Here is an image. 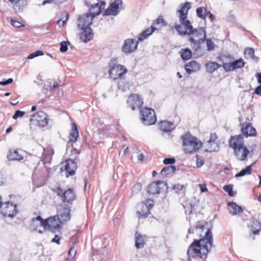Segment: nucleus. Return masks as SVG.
Here are the masks:
<instances>
[{"instance_id":"obj_38","label":"nucleus","mask_w":261,"mask_h":261,"mask_svg":"<svg viewBox=\"0 0 261 261\" xmlns=\"http://www.w3.org/2000/svg\"><path fill=\"white\" fill-rule=\"evenodd\" d=\"M150 211L149 208L142 204L141 211H138L137 214L139 218H145L150 214Z\"/></svg>"},{"instance_id":"obj_23","label":"nucleus","mask_w":261,"mask_h":261,"mask_svg":"<svg viewBox=\"0 0 261 261\" xmlns=\"http://www.w3.org/2000/svg\"><path fill=\"white\" fill-rule=\"evenodd\" d=\"M233 150L235 155L241 161L245 160L249 153V150L244 146Z\"/></svg>"},{"instance_id":"obj_46","label":"nucleus","mask_w":261,"mask_h":261,"mask_svg":"<svg viewBox=\"0 0 261 261\" xmlns=\"http://www.w3.org/2000/svg\"><path fill=\"white\" fill-rule=\"evenodd\" d=\"M245 56L248 58L254 59V50L252 48H246L244 51Z\"/></svg>"},{"instance_id":"obj_3","label":"nucleus","mask_w":261,"mask_h":261,"mask_svg":"<svg viewBox=\"0 0 261 261\" xmlns=\"http://www.w3.org/2000/svg\"><path fill=\"white\" fill-rule=\"evenodd\" d=\"M184 150L186 152L191 153L196 152L202 146V143L196 137L187 132L181 136Z\"/></svg>"},{"instance_id":"obj_14","label":"nucleus","mask_w":261,"mask_h":261,"mask_svg":"<svg viewBox=\"0 0 261 261\" xmlns=\"http://www.w3.org/2000/svg\"><path fill=\"white\" fill-rule=\"evenodd\" d=\"M70 212L71 208L68 205L65 206L58 212V215L56 216L61 224H64L70 220Z\"/></svg>"},{"instance_id":"obj_4","label":"nucleus","mask_w":261,"mask_h":261,"mask_svg":"<svg viewBox=\"0 0 261 261\" xmlns=\"http://www.w3.org/2000/svg\"><path fill=\"white\" fill-rule=\"evenodd\" d=\"M35 222H38L39 225H43V229L48 228V229L53 232L59 230L61 228V224H62L57 216L50 217L46 220H43L41 216H38L36 217V219L33 220V224Z\"/></svg>"},{"instance_id":"obj_1","label":"nucleus","mask_w":261,"mask_h":261,"mask_svg":"<svg viewBox=\"0 0 261 261\" xmlns=\"http://www.w3.org/2000/svg\"><path fill=\"white\" fill-rule=\"evenodd\" d=\"M206 234L208 238L202 240L191 244L187 253L188 255L192 254L193 260L192 261H204L210 250L211 248V232L206 231Z\"/></svg>"},{"instance_id":"obj_27","label":"nucleus","mask_w":261,"mask_h":261,"mask_svg":"<svg viewBox=\"0 0 261 261\" xmlns=\"http://www.w3.org/2000/svg\"><path fill=\"white\" fill-rule=\"evenodd\" d=\"M135 246L138 249L143 248L144 246L145 237L139 233L137 231L135 233Z\"/></svg>"},{"instance_id":"obj_5","label":"nucleus","mask_w":261,"mask_h":261,"mask_svg":"<svg viewBox=\"0 0 261 261\" xmlns=\"http://www.w3.org/2000/svg\"><path fill=\"white\" fill-rule=\"evenodd\" d=\"M187 35H189V40L194 45L196 50L200 48V44L204 42L206 38V32L202 28H193Z\"/></svg>"},{"instance_id":"obj_21","label":"nucleus","mask_w":261,"mask_h":261,"mask_svg":"<svg viewBox=\"0 0 261 261\" xmlns=\"http://www.w3.org/2000/svg\"><path fill=\"white\" fill-rule=\"evenodd\" d=\"M106 3L104 1H99V2L93 4L90 7V13L92 16H94V18L100 14L102 9L105 8Z\"/></svg>"},{"instance_id":"obj_12","label":"nucleus","mask_w":261,"mask_h":261,"mask_svg":"<svg viewBox=\"0 0 261 261\" xmlns=\"http://www.w3.org/2000/svg\"><path fill=\"white\" fill-rule=\"evenodd\" d=\"M0 207L2 214L6 217L13 218L17 214L16 205L13 204L11 202L3 203Z\"/></svg>"},{"instance_id":"obj_25","label":"nucleus","mask_w":261,"mask_h":261,"mask_svg":"<svg viewBox=\"0 0 261 261\" xmlns=\"http://www.w3.org/2000/svg\"><path fill=\"white\" fill-rule=\"evenodd\" d=\"M180 6V9L177 11V13L178 14V18H187L188 11L191 8V3L186 2L181 4Z\"/></svg>"},{"instance_id":"obj_19","label":"nucleus","mask_w":261,"mask_h":261,"mask_svg":"<svg viewBox=\"0 0 261 261\" xmlns=\"http://www.w3.org/2000/svg\"><path fill=\"white\" fill-rule=\"evenodd\" d=\"M122 4L121 0H115L105 11V15L116 16L118 13L119 8Z\"/></svg>"},{"instance_id":"obj_6","label":"nucleus","mask_w":261,"mask_h":261,"mask_svg":"<svg viewBox=\"0 0 261 261\" xmlns=\"http://www.w3.org/2000/svg\"><path fill=\"white\" fill-rule=\"evenodd\" d=\"M242 126L241 130L243 135L246 137L254 136L256 134L255 129L251 125V121L253 119L252 115H242L239 118Z\"/></svg>"},{"instance_id":"obj_54","label":"nucleus","mask_w":261,"mask_h":261,"mask_svg":"<svg viewBox=\"0 0 261 261\" xmlns=\"http://www.w3.org/2000/svg\"><path fill=\"white\" fill-rule=\"evenodd\" d=\"M175 162V159L174 158H166L163 161V163L165 165L173 164Z\"/></svg>"},{"instance_id":"obj_28","label":"nucleus","mask_w":261,"mask_h":261,"mask_svg":"<svg viewBox=\"0 0 261 261\" xmlns=\"http://www.w3.org/2000/svg\"><path fill=\"white\" fill-rule=\"evenodd\" d=\"M228 211L232 215H237L243 211L242 208L234 202L228 203Z\"/></svg>"},{"instance_id":"obj_52","label":"nucleus","mask_w":261,"mask_h":261,"mask_svg":"<svg viewBox=\"0 0 261 261\" xmlns=\"http://www.w3.org/2000/svg\"><path fill=\"white\" fill-rule=\"evenodd\" d=\"M69 44L68 42L63 41L61 43L60 50L62 52L66 51L68 49L67 44Z\"/></svg>"},{"instance_id":"obj_8","label":"nucleus","mask_w":261,"mask_h":261,"mask_svg":"<svg viewBox=\"0 0 261 261\" xmlns=\"http://www.w3.org/2000/svg\"><path fill=\"white\" fill-rule=\"evenodd\" d=\"M179 23L175 22L174 28L180 36L187 35L193 28L191 22L187 18H178Z\"/></svg>"},{"instance_id":"obj_47","label":"nucleus","mask_w":261,"mask_h":261,"mask_svg":"<svg viewBox=\"0 0 261 261\" xmlns=\"http://www.w3.org/2000/svg\"><path fill=\"white\" fill-rule=\"evenodd\" d=\"M43 52L41 50H37L32 54H31L30 55H29L28 58L29 59H33L35 57H38V56H42V55H43Z\"/></svg>"},{"instance_id":"obj_11","label":"nucleus","mask_w":261,"mask_h":261,"mask_svg":"<svg viewBox=\"0 0 261 261\" xmlns=\"http://www.w3.org/2000/svg\"><path fill=\"white\" fill-rule=\"evenodd\" d=\"M245 65V62L242 58L234 60L233 58H229L228 63H224L222 67L226 72L233 71L238 68L243 67Z\"/></svg>"},{"instance_id":"obj_64","label":"nucleus","mask_w":261,"mask_h":261,"mask_svg":"<svg viewBox=\"0 0 261 261\" xmlns=\"http://www.w3.org/2000/svg\"><path fill=\"white\" fill-rule=\"evenodd\" d=\"M256 77L258 84H259V85H261V73H257L256 74Z\"/></svg>"},{"instance_id":"obj_10","label":"nucleus","mask_w":261,"mask_h":261,"mask_svg":"<svg viewBox=\"0 0 261 261\" xmlns=\"http://www.w3.org/2000/svg\"><path fill=\"white\" fill-rule=\"evenodd\" d=\"M109 68V74L114 79L121 77L127 71V69L123 65L116 64L113 61L110 62Z\"/></svg>"},{"instance_id":"obj_30","label":"nucleus","mask_w":261,"mask_h":261,"mask_svg":"<svg viewBox=\"0 0 261 261\" xmlns=\"http://www.w3.org/2000/svg\"><path fill=\"white\" fill-rule=\"evenodd\" d=\"M174 123L163 121L160 122V128L161 130L165 132H171L174 128Z\"/></svg>"},{"instance_id":"obj_43","label":"nucleus","mask_w":261,"mask_h":261,"mask_svg":"<svg viewBox=\"0 0 261 261\" xmlns=\"http://www.w3.org/2000/svg\"><path fill=\"white\" fill-rule=\"evenodd\" d=\"M252 171V168L251 167V166H248L245 169L242 170L238 173H237L235 177H237L243 176L245 175H249L251 173Z\"/></svg>"},{"instance_id":"obj_41","label":"nucleus","mask_w":261,"mask_h":261,"mask_svg":"<svg viewBox=\"0 0 261 261\" xmlns=\"http://www.w3.org/2000/svg\"><path fill=\"white\" fill-rule=\"evenodd\" d=\"M180 53V56L184 60H188L192 57V51L189 48L182 49Z\"/></svg>"},{"instance_id":"obj_2","label":"nucleus","mask_w":261,"mask_h":261,"mask_svg":"<svg viewBox=\"0 0 261 261\" xmlns=\"http://www.w3.org/2000/svg\"><path fill=\"white\" fill-rule=\"evenodd\" d=\"M127 104L132 111L140 110V114H155L154 110L152 109L147 107L141 109L144 104V100L142 96L139 94L129 95L127 100Z\"/></svg>"},{"instance_id":"obj_24","label":"nucleus","mask_w":261,"mask_h":261,"mask_svg":"<svg viewBox=\"0 0 261 261\" xmlns=\"http://www.w3.org/2000/svg\"><path fill=\"white\" fill-rule=\"evenodd\" d=\"M185 69L189 74L197 72L200 68V64L196 61H192L185 65Z\"/></svg>"},{"instance_id":"obj_56","label":"nucleus","mask_w":261,"mask_h":261,"mask_svg":"<svg viewBox=\"0 0 261 261\" xmlns=\"http://www.w3.org/2000/svg\"><path fill=\"white\" fill-rule=\"evenodd\" d=\"M183 188H184L183 185H180L179 184H175L173 186V189L174 190H175L176 192H177V193L181 191Z\"/></svg>"},{"instance_id":"obj_50","label":"nucleus","mask_w":261,"mask_h":261,"mask_svg":"<svg viewBox=\"0 0 261 261\" xmlns=\"http://www.w3.org/2000/svg\"><path fill=\"white\" fill-rule=\"evenodd\" d=\"M141 189L142 185L140 183H137L133 187L132 190L134 193H137Z\"/></svg>"},{"instance_id":"obj_40","label":"nucleus","mask_w":261,"mask_h":261,"mask_svg":"<svg viewBox=\"0 0 261 261\" xmlns=\"http://www.w3.org/2000/svg\"><path fill=\"white\" fill-rule=\"evenodd\" d=\"M206 146L207 147L205 149L206 151H217L219 149V145L216 142H211V143L207 142Z\"/></svg>"},{"instance_id":"obj_18","label":"nucleus","mask_w":261,"mask_h":261,"mask_svg":"<svg viewBox=\"0 0 261 261\" xmlns=\"http://www.w3.org/2000/svg\"><path fill=\"white\" fill-rule=\"evenodd\" d=\"M195 231L197 234L200 236L201 238L199 240H195L194 242L192 244H194L195 242L200 241L202 240H205L208 238L206 234V231H210L211 232V247L212 246V233L211 230L210 229H207L204 225H200L196 227Z\"/></svg>"},{"instance_id":"obj_34","label":"nucleus","mask_w":261,"mask_h":261,"mask_svg":"<svg viewBox=\"0 0 261 261\" xmlns=\"http://www.w3.org/2000/svg\"><path fill=\"white\" fill-rule=\"evenodd\" d=\"M176 170V167L173 165L166 166L162 169L161 172L162 175L167 176L173 174Z\"/></svg>"},{"instance_id":"obj_13","label":"nucleus","mask_w":261,"mask_h":261,"mask_svg":"<svg viewBox=\"0 0 261 261\" xmlns=\"http://www.w3.org/2000/svg\"><path fill=\"white\" fill-rule=\"evenodd\" d=\"M166 186V183L163 181H153L148 186L147 192L152 195L159 194Z\"/></svg>"},{"instance_id":"obj_33","label":"nucleus","mask_w":261,"mask_h":261,"mask_svg":"<svg viewBox=\"0 0 261 261\" xmlns=\"http://www.w3.org/2000/svg\"><path fill=\"white\" fill-rule=\"evenodd\" d=\"M107 258V253L101 252L99 250L94 251V254L93 255L92 259L93 260H97V261H105Z\"/></svg>"},{"instance_id":"obj_63","label":"nucleus","mask_w":261,"mask_h":261,"mask_svg":"<svg viewBox=\"0 0 261 261\" xmlns=\"http://www.w3.org/2000/svg\"><path fill=\"white\" fill-rule=\"evenodd\" d=\"M227 20L230 22H233L235 20V17L232 14H229L227 16Z\"/></svg>"},{"instance_id":"obj_22","label":"nucleus","mask_w":261,"mask_h":261,"mask_svg":"<svg viewBox=\"0 0 261 261\" xmlns=\"http://www.w3.org/2000/svg\"><path fill=\"white\" fill-rule=\"evenodd\" d=\"M229 145L233 149L244 146L243 137L238 135L231 137L229 140Z\"/></svg>"},{"instance_id":"obj_39","label":"nucleus","mask_w":261,"mask_h":261,"mask_svg":"<svg viewBox=\"0 0 261 261\" xmlns=\"http://www.w3.org/2000/svg\"><path fill=\"white\" fill-rule=\"evenodd\" d=\"M69 17V14L67 11L63 12L60 16V19L58 20L57 23L60 27H63L65 22L67 20Z\"/></svg>"},{"instance_id":"obj_49","label":"nucleus","mask_w":261,"mask_h":261,"mask_svg":"<svg viewBox=\"0 0 261 261\" xmlns=\"http://www.w3.org/2000/svg\"><path fill=\"white\" fill-rule=\"evenodd\" d=\"M11 24L15 28H19L22 26H24L21 22L16 20L15 18H11Z\"/></svg>"},{"instance_id":"obj_48","label":"nucleus","mask_w":261,"mask_h":261,"mask_svg":"<svg viewBox=\"0 0 261 261\" xmlns=\"http://www.w3.org/2000/svg\"><path fill=\"white\" fill-rule=\"evenodd\" d=\"M224 190L227 192L228 195L230 196H232L234 195V193L232 191V187L231 185H226L223 187Z\"/></svg>"},{"instance_id":"obj_51","label":"nucleus","mask_w":261,"mask_h":261,"mask_svg":"<svg viewBox=\"0 0 261 261\" xmlns=\"http://www.w3.org/2000/svg\"><path fill=\"white\" fill-rule=\"evenodd\" d=\"M20 1V0H9L10 2L15 4L14 9L16 12H21L22 11V8L17 5V3H18Z\"/></svg>"},{"instance_id":"obj_53","label":"nucleus","mask_w":261,"mask_h":261,"mask_svg":"<svg viewBox=\"0 0 261 261\" xmlns=\"http://www.w3.org/2000/svg\"><path fill=\"white\" fill-rule=\"evenodd\" d=\"M142 204L144 205H146L149 208V210H151L154 205L153 201L151 199H146Z\"/></svg>"},{"instance_id":"obj_15","label":"nucleus","mask_w":261,"mask_h":261,"mask_svg":"<svg viewBox=\"0 0 261 261\" xmlns=\"http://www.w3.org/2000/svg\"><path fill=\"white\" fill-rule=\"evenodd\" d=\"M94 16L92 14L86 13L80 16L78 18V28L89 27L92 23Z\"/></svg>"},{"instance_id":"obj_35","label":"nucleus","mask_w":261,"mask_h":261,"mask_svg":"<svg viewBox=\"0 0 261 261\" xmlns=\"http://www.w3.org/2000/svg\"><path fill=\"white\" fill-rule=\"evenodd\" d=\"M79 137V132L75 123H73L71 126V130L70 133V140L72 142L76 141Z\"/></svg>"},{"instance_id":"obj_58","label":"nucleus","mask_w":261,"mask_h":261,"mask_svg":"<svg viewBox=\"0 0 261 261\" xmlns=\"http://www.w3.org/2000/svg\"><path fill=\"white\" fill-rule=\"evenodd\" d=\"M198 187L200 188V191L201 192H205L207 191V188H206V185L205 184H199Z\"/></svg>"},{"instance_id":"obj_29","label":"nucleus","mask_w":261,"mask_h":261,"mask_svg":"<svg viewBox=\"0 0 261 261\" xmlns=\"http://www.w3.org/2000/svg\"><path fill=\"white\" fill-rule=\"evenodd\" d=\"M155 30L156 29L152 26L144 31L142 33L138 35V41H142L146 39L148 36L151 35Z\"/></svg>"},{"instance_id":"obj_32","label":"nucleus","mask_w":261,"mask_h":261,"mask_svg":"<svg viewBox=\"0 0 261 261\" xmlns=\"http://www.w3.org/2000/svg\"><path fill=\"white\" fill-rule=\"evenodd\" d=\"M250 228L253 234L255 235L258 234L261 230V223L257 220H254L252 221Z\"/></svg>"},{"instance_id":"obj_37","label":"nucleus","mask_w":261,"mask_h":261,"mask_svg":"<svg viewBox=\"0 0 261 261\" xmlns=\"http://www.w3.org/2000/svg\"><path fill=\"white\" fill-rule=\"evenodd\" d=\"M7 157L10 161H20L23 159V156L19 154L17 150L11 151L8 154Z\"/></svg>"},{"instance_id":"obj_20","label":"nucleus","mask_w":261,"mask_h":261,"mask_svg":"<svg viewBox=\"0 0 261 261\" xmlns=\"http://www.w3.org/2000/svg\"><path fill=\"white\" fill-rule=\"evenodd\" d=\"M81 32L80 33V39L83 42L86 43L92 39L93 37L92 29L90 27L79 28Z\"/></svg>"},{"instance_id":"obj_44","label":"nucleus","mask_w":261,"mask_h":261,"mask_svg":"<svg viewBox=\"0 0 261 261\" xmlns=\"http://www.w3.org/2000/svg\"><path fill=\"white\" fill-rule=\"evenodd\" d=\"M35 219H36V218H34L32 219L31 227L34 230L38 231L39 233H42L43 231L41 230L40 228L42 227H43V225H39L38 222H35L34 224H33V220Z\"/></svg>"},{"instance_id":"obj_7","label":"nucleus","mask_w":261,"mask_h":261,"mask_svg":"<svg viewBox=\"0 0 261 261\" xmlns=\"http://www.w3.org/2000/svg\"><path fill=\"white\" fill-rule=\"evenodd\" d=\"M71 151L74 156H72L71 155H69V158L65 162V172L66 177L74 175L77 169V164L74 160L76 159L79 153L76 149H72Z\"/></svg>"},{"instance_id":"obj_45","label":"nucleus","mask_w":261,"mask_h":261,"mask_svg":"<svg viewBox=\"0 0 261 261\" xmlns=\"http://www.w3.org/2000/svg\"><path fill=\"white\" fill-rule=\"evenodd\" d=\"M206 41V45L207 50L208 51L213 50L215 49V44L214 42L210 39H205Z\"/></svg>"},{"instance_id":"obj_26","label":"nucleus","mask_w":261,"mask_h":261,"mask_svg":"<svg viewBox=\"0 0 261 261\" xmlns=\"http://www.w3.org/2000/svg\"><path fill=\"white\" fill-rule=\"evenodd\" d=\"M140 119L146 125H150L156 121V115H141Z\"/></svg>"},{"instance_id":"obj_57","label":"nucleus","mask_w":261,"mask_h":261,"mask_svg":"<svg viewBox=\"0 0 261 261\" xmlns=\"http://www.w3.org/2000/svg\"><path fill=\"white\" fill-rule=\"evenodd\" d=\"M217 139V136L215 133H211L210 135V138L207 142L211 143V142H215Z\"/></svg>"},{"instance_id":"obj_42","label":"nucleus","mask_w":261,"mask_h":261,"mask_svg":"<svg viewBox=\"0 0 261 261\" xmlns=\"http://www.w3.org/2000/svg\"><path fill=\"white\" fill-rule=\"evenodd\" d=\"M207 10L204 7H199L196 9V14L198 17L205 19L207 16Z\"/></svg>"},{"instance_id":"obj_59","label":"nucleus","mask_w":261,"mask_h":261,"mask_svg":"<svg viewBox=\"0 0 261 261\" xmlns=\"http://www.w3.org/2000/svg\"><path fill=\"white\" fill-rule=\"evenodd\" d=\"M13 79L10 78V79H8L7 80L5 81H0V84L2 85L5 86V85H7L8 84L12 83L13 82Z\"/></svg>"},{"instance_id":"obj_62","label":"nucleus","mask_w":261,"mask_h":261,"mask_svg":"<svg viewBox=\"0 0 261 261\" xmlns=\"http://www.w3.org/2000/svg\"><path fill=\"white\" fill-rule=\"evenodd\" d=\"M156 24H161L162 26L164 25V20L162 17H159L156 20Z\"/></svg>"},{"instance_id":"obj_16","label":"nucleus","mask_w":261,"mask_h":261,"mask_svg":"<svg viewBox=\"0 0 261 261\" xmlns=\"http://www.w3.org/2000/svg\"><path fill=\"white\" fill-rule=\"evenodd\" d=\"M47 115H32L30 119V125L32 126H38L43 127L47 124Z\"/></svg>"},{"instance_id":"obj_36","label":"nucleus","mask_w":261,"mask_h":261,"mask_svg":"<svg viewBox=\"0 0 261 261\" xmlns=\"http://www.w3.org/2000/svg\"><path fill=\"white\" fill-rule=\"evenodd\" d=\"M220 67V65L215 62L210 61L205 64L206 70L210 73L213 72Z\"/></svg>"},{"instance_id":"obj_9","label":"nucleus","mask_w":261,"mask_h":261,"mask_svg":"<svg viewBox=\"0 0 261 261\" xmlns=\"http://www.w3.org/2000/svg\"><path fill=\"white\" fill-rule=\"evenodd\" d=\"M55 192L63 202L72 203L75 200L76 194L72 188L63 190L60 187H58L56 188Z\"/></svg>"},{"instance_id":"obj_60","label":"nucleus","mask_w":261,"mask_h":261,"mask_svg":"<svg viewBox=\"0 0 261 261\" xmlns=\"http://www.w3.org/2000/svg\"><path fill=\"white\" fill-rule=\"evenodd\" d=\"M254 93L261 96V85L258 86L255 89Z\"/></svg>"},{"instance_id":"obj_31","label":"nucleus","mask_w":261,"mask_h":261,"mask_svg":"<svg viewBox=\"0 0 261 261\" xmlns=\"http://www.w3.org/2000/svg\"><path fill=\"white\" fill-rule=\"evenodd\" d=\"M118 88L122 91H126L130 89L132 84L124 79H120L118 83Z\"/></svg>"},{"instance_id":"obj_55","label":"nucleus","mask_w":261,"mask_h":261,"mask_svg":"<svg viewBox=\"0 0 261 261\" xmlns=\"http://www.w3.org/2000/svg\"><path fill=\"white\" fill-rule=\"evenodd\" d=\"M76 253V251L74 249L73 247L70 248L69 251H68V257L73 258L74 257Z\"/></svg>"},{"instance_id":"obj_61","label":"nucleus","mask_w":261,"mask_h":261,"mask_svg":"<svg viewBox=\"0 0 261 261\" xmlns=\"http://www.w3.org/2000/svg\"><path fill=\"white\" fill-rule=\"evenodd\" d=\"M60 238L57 235H55V237L51 240L52 242H55L58 244H60Z\"/></svg>"},{"instance_id":"obj_17","label":"nucleus","mask_w":261,"mask_h":261,"mask_svg":"<svg viewBox=\"0 0 261 261\" xmlns=\"http://www.w3.org/2000/svg\"><path fill=\"white\" fill-rule=\"evenodd\" d=\"M138 42L133 39H127L124 40L122 46V51L125 54H129L133 52L137 48Z\"/></svg>"}]
</instances>
